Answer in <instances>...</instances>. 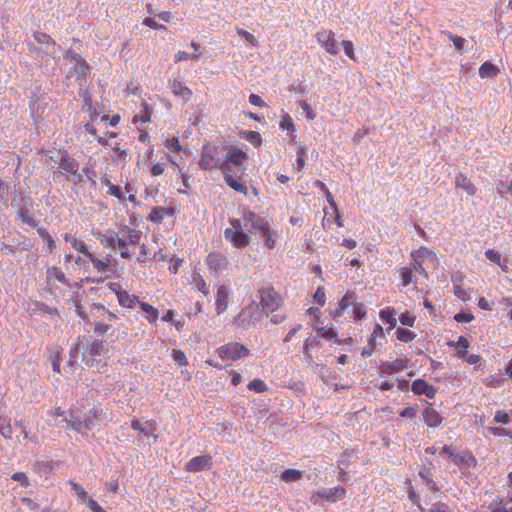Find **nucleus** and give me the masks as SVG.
<instances>
[{"instance_id":"1","label":"nucleus","mask_w":512,"mask_h":512,"mask_svg":"<svg viewBox=\"0 0 512 512\" xmlns=\"http://www.w3.org/2000/svg\"><path fill=\"white\" fill-rule=\"evenodd\" d=\"M142 238V232L127 225H123L119 230H107L103 234H99L97 239L104 248H117L123 259L130 260L133 256L131 247L139 244Z\"/></svg>"},{"instance_id":"2","label":"nucleus","mask_w":512,"mask_h":512,"mask_svg":"<svg viewBox=\"0 0 512 512\" xmlns=\"http://www.w3.org/2000/svg\"><path fill=\"white\" fill-rule=\"evenodd\" d=\"M247 152L239 147H231L228 149L226 159L222 162L220 170L224 174L225 183L234 191L247 195L248 187L241 182L240 179H236L230 170V166L241 167L245 170L243 163L247 160Z\"/></svg>"},{"instance_id":"3","label":"nucleus","mask_w":512,"mask_h":512,"mask_svg":"<svg viewBox=\"0 0 512 512\" xmlns=\"http://www.w3.org/2000/svg\"><path fill=\"white\" fill-rule=\"evenodd\" d=\"M244 221L246 226H250L255 233L259 234L265 248L272 250L276 247L279 233L272 227V224L266 218L260 216L252 210H244Z\"/></svg>"},{"instance_id":"4","label":"nucleus","mask_w":512,"mask_h":512,"mask_svg":"<svg viewBox=\"0 0 512 512\" xmlns=\"http://www.w3.org/2000/svg\"><path fill=\"white\" fill-rule=\"evenodd\" d=\"M244 210L241 218L229 219V226L224 230V238L236 249H244L251 244L250 232L245 231Z\"/></svg>"},{"instance_id":"5","label":"nucleus","mask_w":512,"mask_h":512,"mask_svg":"<svg viewBox=\"0 0 512 512\" xmlns=\"http://www.w3.org/2000/svg\"><path fill=\"white\" fill-rule=\"evenodd\" d=\"M258 296V305L262 313L278 311L284 303L283 297L272 286H266L259 289Z\"/></svg>"},{"instance_id":"6","label":"nucleus","mask_w":512,"mask_h":512,"mask_svg":"<svg viewBox=\"0 0 512 512\" xmlns=\"http://www.w3.org/2000/svg\"><path fill=\"white\" fill-rule=\"evenodd\" d=\"M262 317V311L255 302H252L241 309L238 315L234 318V324L243 329H248L255 326Z\"/></svg>"},{"instance_id":"7","label":"nucleus","mask_w":512,"mask_h":512,"mask_svg":"<svg viewBox=\"0 0 512 512\" xmlns=\"http://www.w3.org/2000/svg\"><path fill=\"white\" fill-rule=\"evenodd\" d=\"M217 354L222 360L237 361L247 358L250 355V350L245 345L233 341L220 346L217 349Z\"/></svg>"},{"instance_id":"8","label":"nucleus","mask_w":512,"mask_h":512,"mask_svg":"<svg viewBox=\"0 0 512 512\" xmlns=\"http://www.w3.org/2000/svg\"><path fill=\"white\" fill-rule=\"evenodd\" d=\"M219 149L217 146L213 145H205L202 148L200 159H199V167L202 170H211L213 168L220 169L222 164L221 159L219 157Z\"/></svg>"},{"instance_id":"9","label":"nucleus","mask_w":512,"mask_h":512,"mask_svg":"<svg viewBox=\"0 0 512 512\" xmlns=\"http://www.w3.org/2000/svg\"><path fill=\"white\" fill-rule=\"evenodd\" d=\"M318 44L329 54L337 55L338 44L333 31L329 29H320L315 34Z\"/></svg>"},{"instance_id":"10","label":"nucleus","mask_w":512,"mask_h":512,"mask_svg":"<svg viewBox=\"0 0 512 512\" xmlns=\"http://www.w3.org/2000/svg\"><path fill=\"white\" fill-rule=\"evenodd\" d=\"M452 461L462 472L476 469L478 466L477 458L467 449L456 452Z\"/></svg>"},{"instance_id":"11","label":"nucleus","mask_w":512,"mask_h":512,"mask_svg":"<svg viewBox=\"0 0 512 512\" xmlns=\"http://www.w3.org/2000/svg\"><path fill=\"white\" fill-rule=\"evenodd\" d=\"M212 457L209 454L200 455L192 458L185 464L187 472H201L212 467Z\"/></svg>"},{"instance_id":"12","label":"nucleus","mask_w":512,"mask_h":512,"mask_svg":"<svg viewBox=\"0 0 512 512\" xmlns=\"http://www.w3.org/2000/svg\"><path fill=\"white\" fill-rule=\"evenodd\" d=\"M411 390L415 395H425L429 399L435 398L437 393L436 387L421 378H418L412 382Z\"/></svg>"},{"instance_id":"13","label":"nucleus","mask_w":512,"mask_h":512,"mask_svg":"<svg viewBox=\"0 0 512 512\" xmlns=\"http://www.w3.org/2000/svg\"><path fill=\"white\" fill-rule=\"evenodd\" d=\"M409 360L407 358L395 359L393 361H382L379 370L382 374L392 375L406 369Z\"/></svg>"},{"instance_id":"14","label":"nucleus","mask_w":512,"mask_h":512,"mask_svg":"<svg viewBox=\"0 0 512 512\" xmlns=\"http://www.w3.org/2000/svg\"><path fill=\"white\" fill-rule=\"evenodd\" d=\"M89 260L92 263L93 269L98 273L104 272H112L116 271L115 265L112 263L111 255H106L103 258H98L94 254L89 255Z\"/></svg>"},{"instance_id":"15","label":"nucleus","mask_w":512,"mask_h":512,"mask_svg":"<svg viewBox=\"0 0 512 512\" xmlns=\"http://www.w3.org/2000/svg\"><path fill=\"white\" fill-rule=\"evenodd\" d=\"M206 265L214 272H219L225 269L228 265L227 257L219 252H211L206 257Z\"/></svg>"},{"instance_id":"16","label":"nucleus","mask_w":512,"mask_h":512,"mask_svg":"<svg viewBox=\"0 0 512 512\" xmlns=\"http://www.w3.org/2000/svg\"><path fill=\"white\" fill-rule=\"evenodd\" d=\"M229 304V289L225 285L218 287L215 295V309L217 314L224 313Z\"/></svg>"},{"instance_id":"17","label":"nucleus","mask_w":512,"mask_h":512,"mask_svg":"<svg viewBox=\"0 0 512 512\" xmlns=\"http://www.w3.org/2000/svg\"><path fill=\"white\" fill-rule=\"evenodd\" d=\"M490 512H512V495L496 496L488 506Z\"/></svg>"},{"instance_id":"18","label":"nucleus","mask_w":512,"mask_h":512,"mask_svg":"<svg viewBox=\"0 0 512 512\" xmlns=\"http://www.w3.org/2000/svg\"><path fill=\"white\" fill-rule=\"evenodd\" d=\"M427 404L429 405V407L422 410V417L425 424L430 428L439 427L443 422V418L441 417L437 410L432 408L431 403Z\"/></svg>"},{"instance_id":"19","label":"nucleus","mask_w":512,"mask_h":512,"mask_svg":"<svg viewBox=\"0 0 512 512\" xmlns=\"http://www.w3.org/2000/svg\"><path fill=\"white\" fill-rule=\"evenodd\" d=\"M176 214L174 207H154L149 213V220L154 224H160L164 218L173 217Z\"/></svg>"},{"instance_id":"20","label":"nucleus","mask_w":512,"mask_h":512,"mask_svg":"<svg viewBox=\"0 0 512 512\" xmlns=\"http://www.w3.org/2000/svg\"><path fill=\"white\" fill-rule=\"evenodd\" d=\"M170 87L173 95L181 98L184 103H187L191 100L193 95L192 90L181 81L173 80L170 84Z\"/></svg>"},{"instance_id":"21","label":"nucleus","mask_w":512,"mask_h":512,"mask_svg":"<svg viewBox=\"0 0 512 512\" xmlns=\"http://www.w3.org/2000/svg\"><path fill=\"white\" fill-rule=\"evenodd\" d=\"M108 154L111 161L116 165H125L130 159L128 149L121 147L119 143L115 146H111Z\"/></svg>"},{"instance_id":"22","label":"nucleus","mask_w":512,"mask_h":512,"mask_svg":"<svg viewBox=\"0 0 512 512\" xmlns=\"http://www.w3.org/2000/svg\"><path fill=\"white\" fill-rule=\"evenodd\" d=\"M318 495L321 499L325 500L326 502L334 503L345 497L346 490L342 486H336L329 489H325Z\"/></svg>"},{"instance_id":"23","label":"nucleus","mask_w":512,"mask_h":512,"mask_svg":"<svg viewBox=\"0 0 512 512\" xmlns=\"http://www.w3.org/2000/svg\"><path fill=\"white\" fill-rule=\"evenodd\" d=\"M455 187L464 190L468 195L474 196L477 193V187L462 172L455 176Z\"/></svg>"},{"instance_id":"24","label":"nucleus","mask_w":512,"mask_h":512,"mask_svg":"<svg viewBox=\"0 0 512 512\" xmlns=\"http://www.w3.org/2000/svg\"><path fill=\"white\" fill-rule=\"evenodd\" d=\"M118 304L128 310L134 309L136 306H139L141 301L139 297L135 294H131L128 291L124 290L123 293H120L119 298L117 299Z\"/></svg>"},{"instance_id":"25","label":"nucleus","mask_w":512,"mask_h":512,"mask_svg":"<svg viewBox=\"0 0 512 512\" xmlns=\"http://www.w3.org/2000/svg\"><path fill=\"white\" fill-rule=\"evenodd\" d=\"M356 299L357 297L354 292L347 291L338 302V307L334 313V318L341 316L344 310H346L349 306L354 305L356 303Z\"/></svg>"},{"instance_id":"26","label":"nucleus","mask_w":512,"mask_h":512,"mask_svg":"<svg viewBox=\"0 0 512 512\" xmlns=\"http://www.w3.org/2000/svg\"><path fill=\"white\" fill-rule=\"evenodd\" d=\"M60 169L65 173L75 175L79 169V163L68 155H64L59 163Z\"/></svg>"},{"instance_id":"27","label":"nucleus","mask_w":512,"mask_h":512,"mask_svg":"<svg viewBox=\"0 0 512 512\" xmlns=\"http://www.w3.org/2000/svg\"><path fill=\"white\" fill-rule=\"evenodd\" d=\"M139 308L145 314V318L150 324H155L157 322L159 318V311L157 308L147 302H141Z\"/></svg>"},{"instance_id":"28","label":"nucleus","mask_w":512,"mask_h":512,"mask_svg":"<svg viewBox=\"0 0 512 512\" xmlns=\"http://www.w3.org/2000/svg\"><path fill=\"white\" fill-rule=\"evenodd\" d=\"M87 351L90 356L97 357L104 355L107 351L106 341L102 339L93 340L88 346Z\"/></svg>"},{"instance_id":"29","label":"nucleus","mask_w":512,"mask_h":512,"mask_svg":"<svg viewBox=\"0 0 512 512\" xmlns=\"http://www.w3.org/2000/svg\"><path fill=\"white\" fill-rule=\"evenodd\" d=\"M64 239L66 241L70 242L73 249L82 253L88 259H89V255H92V253L88 250L86 244L82 240L78 239L77 237L70 236L69 234H65Z\"/></svg>"},{"instance_id":"30","label":"nucleus","mask_w":512,"mask_h":512,"mask_svg":"<svg viewBox=\"0 0 512 512\" xmlns=\"http://www.w3.org/2000/svg\"><path fill=\"white\" fill-rule=\"evenodd\" d=\"M396 272L399 274L403 286H408L413 282L414 268L411 266H399L396 268Z\"/></svg>"},{"instance_id":"31","label":"nucleus","mask_w":512,"mask_h":512,"mask_svg":"<svg viewBox=\"0 0 512 512\" xmlns=\"http://www.w3.org/2000/svg\"><path fill=\"white\" fill-rule=\"evenodd\" d=\"M142 108L143 109H142L140 115H135L133 117L134 124H137V123L146 124V123L151 122L153 109L147 104V102L142 103Z\"/></svg>"},{"instance_id":"32","label":"nucleus","mask_w":512,"mask_h":512,"mask_svg":"<svg viewBox=\"0 0 512 512\" xmlns=\"http://www.w3.org/2000/svg\"><path fill=\"white\" fill-rule=\"evenodd\" d=\"M499 68L491 62L483 63L479 68V76L484 78H494L499 74Z\"/></svg>"},{"instance_id":"33","label":"nucleus","mask_w":512,"mask_h":512,"mask_svg":"<svg viewBox=\"0 0 512 512\" xmlns=\"http://www.w3.org/2000/svg\"><path fill=\"white\" fill-rule=\"evenodd\" d=\"M379 315H380V318L389 325V329H394L396 327V324H397V320L395 317L396 313L393 308L388 307V308L382 309L380 311Z\"/></svg>"},{"instance_id":"34","label":"nucleus","mask_w":512,"mask_h":512,"mask_svg":"<svg viewBox=\"0 0 512 512\" xmlns=\"http://www.w3.org/2000/svg\"><path fill=\"white\" fill-rule=\"evenodd\" d=\"M303 476V471L297 469H286L281 475L280 479L284 482H295L299 481Z\"/></svg>"},{"instance_id":"35","label":"nucleus","mask_w":512,"mask_h":512,"mask_svg":"<svg viewBox=\"0 0 512 512\" xmlns=\"http://www.w3.org/2000/svg\"><path fill=\"white\" fill-rule=\"evenodd\" d=\"M320 343V340L318 337L316 336H309L308 338L305 339L304 343H303V351L305 353V356L306 358L312 362L313 359H312V356L310 354V349L314 348V347H317Z\"/></svg>"},{"instance_id":"36","label":"nucleus","mask_w":512,"mask_h":512,"mask_svg":"<svg viewBox=\"0 0 512 512\" xmlns=\"http://www.w3.org/2000/svg\"><path fill=\"white\" fill-rule=\"evenodd\" d=\"M432 255H434L433 251L424 246L411 252V258L413 259L414 262H424L425 259L431 257Z\"/></svg>"},{"instance_id":"37","label":"nucleus","mask_w":512,"mask_h":512,"mask_svg":"<svg viewBox=\"0 0 512 512\" xmlns=\"http://www.w3.org/2000/svg\"><path fill=\"white\" fill-rule=\"evenodd\" d=\"M0 434L7 440L12 438L13 430L7 417H0Z\"/></svg>"},{"instance_id":"38","label":"nucleus","mask_w":512,"mask_h":512,"mask_svg":"<svg viewBox=\"0 0 512 512\" xmlns=\"http://www.w3.org/2000/svg\"><path fill=\"white\" fill-rule=\"evenodd\" d=\"M247 388L256 393H264L269 390L268 385L262 379L259 378L250 381L247 385Z\"/></svg>"},{"instance_id":"39","label":"nucleus","mask_w":512,"mask_h":512,"mask_svg":"<svg viewBox=\"0 0 512 512\" xmlns=\"http://www.w3.org/2000/svg\"><path fill=\"white\" fill-rule=\"evenodd\" d=\"M164 146L172 153H179L182 151L180 140L175 136L166 138L164 141Z\"/></svg>"},{"instance_id":"40","label":"nucleus","mask_w":512,"mask_h":512,"mask_svg":"<svg viewBox=\"0 0 512 512\" xmlns=\"http://www.w3.org/2000/svg\"><path fill=\"white\" fill-rule=\"evenodd\" d=\"M37 232L41 240L47 244L49 251H53L56 248V244L48 230L40 227L37 229Z\"/></svg>"},{"instance_id":"41","label":"nucleus","mask_w":512,"mask_h":512,"mask_svg":"<svg viewBox=\"0 0 512 512\" xmlns=\"http://www.w3.org/2000/svg\"><path fill=\"white\" fill-rule=\"evenodd\" d=\"M137 246L139 248V254L136 257V261L141 265H146L147 262L152 259V257H150V254H149V249H148L147 245L144 243H142V244L139 243Z\"/></svg>"},{"instance_id":"42","label":"nucleus","mask_w":512,"mask_h":512,"mask_svg":"<svg viewBox=\"0 0 512 512\" xmlns=\"http://www.w3.org/2000/svg\"><path fill=\"white\" fill-rule=\"evenodd\" d=\"M397 340L409 343L415 339V334L408 329L398 328L395 332Z\"/></svg>"},{"instance_id":"43","label":"nucleus","mask_w":512,"mask_h":512,"mask_svg":"<svg viewBox=\"0 0 512 512\" xmlns=\"http://www.w3.org/2000/svg\"><path fill=\"white\" fill-rule=\"evenodd\" d=\"M34 39L37 41V43L46 46L47 48L52 46H56V42L53 40V38L42 32L34 33Z\"/></svg>"},{"instance_id":"44","label":"nucleus","mask_w":512,"mask_h":512,"mask_svg":"<svg viewBox=\"0 0 512 512\" xmlns=\"http://www.w3.org/2000/svg\"><path fill=\"white\" fill-rule=\"evenodd\" d=\"M444 34L448 37L450 41H452L454 47L459 50L463 51L464 45H465V39L463 37L457 36L453 34L452 32L446 31Z\"/></svg>"},{"instance_id":"45","label":"nucleus","mask_w":512,"mask_h":512,"mask_svg":"<svg viewBox=\"0 0 512 512\" xmlns=\"http://www.w3.org/2000/svg\"><path fill=\"white\" fill-rule=\"evenodd\" d=\"M172 359L179 365V366H187L188 360L185 355V353L182 350L179 349H172L171 351Z\"/></svg>"},{"instance_id":"46","label":"nucleus","mask_w":512,"mask_h":512,"mask_svg":"<svg viewBox=\"0 0 512 512\" xmlns=\"http://www.w3.org/2000/svg\"><path fill=\"white\" fill-rule=\"evenodd\" d=\"M200 58V54H196V53H193V54H189L185 51H178L175 56H174V62L175 63H179V62H182V61H186V60H199Z\"/></svg>"},{"instance_id":"47","label":"nucleus","mask_w":512,"mask_h":512,"mask_svg":"<svg viewBox=\"0 0 512 512\" xmlns=\"http://www.w3.org/2000/svg\"><path fill=\"white\" fill-rule=\"evenodd\" d=\"M102 183H106L108 185L107 194L116 197L119 200H124V195L121 192V189L119 186L110 183L108 180L104 181L102 180Z\"/></svg>"},{"instance_id":"48","label":"nucleus","mask_w":512,"mask_h":512,"mask_svg":"<svg viewBox=\"0 0 512 512\" xmlns=\"http://www.w3.org/2000/svg\"><path fill=\"white\" fill-rule=\"evenodd\" d=\"M456 345L458 346V354L460 357H465L466 353L468 352L469 348V341L466 337L460 336L456 342Z\"/></svg>"},{"instance_id":"49","label":"nucleus","mask_w":512,"mask_h":512,"mask_svg":"<svg viewBox=\"0 0 512 512\" xmlns=\"http://www.w3.org/2000/svg\"><path fill=\"white\" fill-rule=\"evenodd\" d=\"M236 32H237L238 36L244 38L252 46L255 47L258 45L256 37L254 35H252L250 32H248L242 28H236Z\"/></svg>"},{"instance_id":"50","label":"nucleus","mask_w":512,"mask_h":512,"mask_svg":"<svg viewBox=\"0 0 512 512\" xmlns=\"http://www.w3.org/2000/svg\"><path fill=\"white\" fill-rule=\"evenodd\" d=\"M69 484L71 485L72 490L78 499L84 500L87 498V492L81 485L72 480H69Z\"/></svg>"},{"instance_id":"51","label":"nucleus","mask_w":512,"mask_h":512,"mask_svg":"<svg viewBox=\"0 0 512 512\" xmlns=\"http://www.w3.org/2000/svg\"><path fill=\"white\" fill-rule=\"evenodd\" d=\"M48 273L49 277L56 279L59 283L65 284L67 282L64 272L58 267H53Z\"/></svg>"},{"instance_id":"52","label":"nucleus","mask_w":512,"mask_h":512,"mask_svg":"<svg viewBox=\"0 0 512 512\" xmlns=\"http://www.w3.org/2000/svg\"><path fill=\"white\" fill-rule=\"evenodd\" d=\"M342 47L347 57H349L351 60H356V55L354 52V45L352 41L350 40H343L342 41Z\"/></svg>"},{"instance_id":"53","label":"nucleus","mask_w":512,"mask_h":512,"mask_svg":"<svg viewBox=\"0 0 512 512\" xmlns=\"http://www.w3.org/2000/svg\"><path fill=\"white\" fill-rule=\"evenodd\" d=\"M417 407L415 406H406L399 412V416L405 419H413L417 415Z\"/></svg>"},{"instance_id":"54","label":"nucleus","mask_w":512,"mask_h":512,"mask_svg":"<svg viewBox=\"0 0 512 512\" xmlns=\"http://www.w3.org/2000/svg\"><path fill=\"white\" fill-rule=\"evenodd\" d=\"M494 421L500 424H508L510 422L509 414L504 410H497L494 415Z\"/></svg>"},{"instance_id":"55","label":"nucleus","mask_w":512,"mask_h":512,"mask_svg":"<svg viewBox=\"0 0 512 512\" xmlns=\"http://www.w3.org/2000/svg\"><path fill=\"white\" fill-rule=\"evenodd\" d=\"M313 299L316 303H318L320 306H324L325 305V302H326V294H325V290L322 286H319L314 295H313Z\"/></svg>"},{"instance_id":"56","label":"nucleus","mask_w":512,"mask_h":512,"mask_svg":"<svg viewBox=\"0 0 512 512\" xmlns=\"http://www.w3.org/2000/svg\"><path fill=\"white\" fill-rule=\"evenodd\" d=\"M280 127L283 129L292 131V132H294L296 130L291 116L287 113L282 116V121L280 123Z\"/></svg>"},{"instance_id":"57","label":"nucleus","mask_w":512,"mask_h":512,"mask_svg":"<svg viewBox=\"0 0 512 512\" xmlns=\"http://www.w3.org/2000/svg\"><path fill=\"white\" fill-rule=\"evenodd\" d=\"M92 306H93V308H94L96 311H98V312H102V313L106 314V315L108 316V318H109V320H110V321H111V320H115V319H117V315H116L114 312H112V311L108 310V309L104 306V304H102V303H93V304H92Z\"/></svg>"},{"instance_id":"58","label":"nucleus","mask_w":512,"mask_h":512,"mask_svg":"<svg viewBox=\"0 0 512 512\" xmlns=\"http://www.w3.org/2000/svg\"><path fill=\"white\" fill-rule=\"evenodd\" d=\"M485 256L491 262H493L497 265H501V254L498 251H496L494 249H487L485 251Z\"/></svg>"},{"instance_id":"59","label":"nucleus","mask_w":512,"mask_h":512,"mask_svg":"<svg viewBox=\"0 0 512 512\" xmlns=\"http://www.w3.org/2000/svg\"><path fill=\"white\" fill-rule=\"evenodd\" d=\"M110 327H111V324H109V323H103L100 321H96L94 323L93 331L95 334L104 335L109 331Z\"/></svg>"},{"instance_id":"60","label":"nucleus","mask_w":512,"mask_h":512,"mask_svg":"<svg viewBox=\"0 0 512 512\" xmlns=\"http://www.w3.org/2000/svg\"><path fill=\"white\" fill-rule=\"evenodd\" d=\"M354 318L361 320L366 316V309L362 303H355L353 305Z\"/></svg>"},{"instance_id":"61","label":"nucleus","mask_w":512,"mask_h":512,"mask_svg":"<svg viewBox=\"0 0 512 512\" xmlns=\"http://www.w3.org/2000/svg\"><path fill=\"white\" fill-rule=\"evenodd\" d=\"M11 478L14 481L19 482L21 484V486H24V487H27L30 484L29 479L24 472H15L12 474Z\"/></svg>"},{"instance_id":"62","label":"nucleus","mask_w":512,"mask_h":512,"mask_svg":"<svg viewBox=\"0 0 512 512\" xmlns=\"http://www.w3.org/2000/svg\"><path fill=\"white\" fill-rule=\"evenodd\" d=\"M454 320L459 323H469L474 320V315L468 312H459L454 315Z\"/></svg>"},{"instance_id":"63","label":"nucleus","mask_w":512,"mask_h":512,"mask_svg":"<svg viewBox=\"0 0 512 512\" xmlns=\"http://www.w3.org/2000/svg\"><path fill=\"white\" fill-rule=\"evenodd\" d=\"M297 152V166L299 169H303L305 165V159H306V152L305 149L302 146H298L296 149Z\"/></svg>"},{"instance_id":"64","label":"nucleus","mask_w":512,"mask_h":512,"mask_svg":"<svg viewBox=\"0 0 512 512\" xmlns=\"http://www.w3.org/2000/svg\"><path fill=\"white\" fill-rule=\"evenodd\" d=\"M399 320H400V323L406 327H413L414 323H415V317L412 316L409 312L403 313L400 316Z\"/></svg>"}]
</instances>
